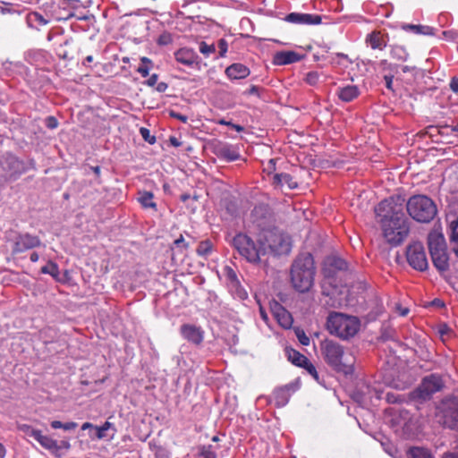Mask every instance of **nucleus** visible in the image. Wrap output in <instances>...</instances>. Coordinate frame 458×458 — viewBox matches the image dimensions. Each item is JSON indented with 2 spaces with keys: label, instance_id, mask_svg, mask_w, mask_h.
Wrapping results in <instances>:
<instances>
[{
  "label": "nucleus",
  "instance_id": "obj_1",
  "mask_svg": "<svg viewBox=\"0 0 458 458\" xmlns=\"http://www.w3.org/2000/svg\"><path fill=\"white\" fill-rule=\"evenodd\" d=\"M419 223H429L437 214L436 203L429 197L418 194L408 200L401 195H393L382 200L375 213L381 225L386 241L392 244H400L409 234L410 221L403 212Z\"/></svg>",
  "mask_w": 458,
  "mask_h": 458
},
{
  "label": "nucleus",
  "instance_id": "obj_2",
  "mask_svg": "<svg viewBox=\"0 0 458 458\" xmlns=\"http://www.w3.org/2000/svg\"><path fill=\"white\" fill-rule=\"evenodd\" d=\"M316 267L310 253H301L293 260L290 278L293 287L299 293H307L314 284Z\"/></svg>",
  "mask_w": 458,
  "mask_h": 458
},
{
  "label": "nucleus",
  "instance_id": "obj_3",
  "mask_svg": "<svg viewBox=\"0 0 458 458\" xmlns=\"http://www.w3.org/2000/svg\"><path fill=\"white\" fill-rule=\"evenodd\" d=\"M320 351L326 363L335 371L345 375L353 372L355 358L352 352H345L340 344L326 339L320 344Z\"/></svg>",
  "mask_w": 458,
  "mask_h": 458
},
{
  "label": "nucleus",
  "instance_id": "obj_4",
  "mask_svg": "<svg viewBox=\"0 0 458 458\" xmlns=\"http://www.w3.org/2000/svg\"><path fill=\"white\" fill-rule=\"evenodd\" d=\"M233 245L250 263L258 264L267 255V247L260 237L254 242L249 235L240 233L233 237Z\"/></svg>",
  "mask_w": 458,
  "mask_h": 458
},
{
  "label": "nucleus",
  "instance_id": "obj_5",
  "mask_svg": "<svg viewBox=\"0 0 458 458\" xmlns=\"http://www.w3.org/2000/svg\"><path fill=\"white\" fill-rule=\"evenodd\" d=\"M327 329L331 335L347 340L357 334L360 329V321L353 316L330 312L327 319Z\"/></svg>",
  "mask_w": 458,
  "mask_h": 458
},
{
  "label": "nucleus",
  "instance_id": "obj_6",
  "mask_svg": "<svg viewBox=\"0 0 458 458\" xmlns=\"http://www.w3.org/2000/svg\"><path fill=\"white\" fill-rule=\"evenodd\" d=\"M445 383L438 374H430L421 380L419 386L411 393L413 400L424 402L429 400L432 395L443 389Z\"/></svg>",
  "mask_w": 458,
  "mask_h": 458
},
{
  "label": "nucleus",
  "instance_id": "obj_7",
  "mask_svg": "<svg viewBox=\"0 0 458 458\" xmlns=\"http://www.w3.org/2000/svg\"><path fill=\"white\" fill-rule=\"evenodd\" d=\"M437 417L444 427L458 430V398H445L437 407Z\"/></svg>",
  "mask_w": 458,
  "mask_h": 458
},
{
  "label": "nucleus",
  "instance_id": "obj_8",
  "mask_svg": "<svg viewBox=\"0 0 458 458\" xmlns=\"http://www.w3.org/2000/svg\"><path fill=\"white\" fill-rule=\"evenodd\" d=\"M267 247V254H288L291 251V241L288 235L279 231H268L260 237Z\"/></svg>",
  "mask_w": 458,
  "mask_h": 458
},
{
  "label": "nucleus",
  "instance_id": "obj_9",
  "mask_svg": "<svg viewBox=\"0 0 458 458\" xmlns=\"http://www.w3.org/2000/svg\"><path fill=\"white\" fill-rule=\"evenodd\" d=\"M24 171L23 162L15 156L7 154L0 157V181L15 180Z\"/></svg>",
  "mask_w": 458,
  "mask_h": 458
},
{
  "label": "nucleus",
  "instance_id": "obj_10",
  "mask_svg": "<svg viewBox=\"0 0 458 458\" xmlns=\"http://www.w3.org/2000/svg\"><path fill=\"white\" fill-rule=\"evenodd\" d=\"M406 258L409 265L414 269L424 271L428 268V259L425 250L420 242H414L408 246Z\"/></svg>",
  "mask_w": 458,
  "mask_h": 458
},
{
  "label": "nucleus",
  "instance_id": "obj_11",
  "mask_svg": "<svg viewBox=\"0 0 458 458\" xmlns=\"http://www.w3.org/2000/svg\"><path fill=\"white\" fill-rule=\"evenodd\" d=\"M40 245L41 241L38 236L31 235L28 233H19L14 239L13 252L21 253L39 247Z\"/></svg>",
  "mask_w": 458,
  "mask_h": 458
},
{
  "label": "nucleus",
  "instance_id": "obj_12",
  "mask_svg": "<svg viewBox=\"0 0 458 458\" xmlns=\"http://www.w3.org/2000/svg\"><path fill=\"white\" fill-rule=\"evenodd\" d=\"M347 269V263L344 259L337 256H329L324 261L323 275L325 277H333L337 271Z\"/></svg>",
  "mask_w": 458,
  "mask_h": 458
},
{
  "label": "nucleus",
  "instance_id": "obj_13",
  "mask_svg": "<svg viewBox=\"0 0 458 458\" xmlns=\"http://www.w3.org/2000/svg\"><path fill=\"white\" fill-rule=\"evenodd\" d=\"M284 20L295 24L317 25L321 23L322 18L318 14L291 13Z\"/></svg>",
  "mask_w": 458,
  "mask_h": 458
},
{
  "label": "nucleus",
  "instance_id": "obj_14",
  "mask_svg": "<svg viewBox=\"0 0 458 458\" xmlns=\"http://www.w3.org/2000/svg\"><path fill=\"white\" fill-rule=\"evenodd\" d=\"M181 334L188 342L199 345L202 343L204 332L200 327L191 324H184L181 327Z\"/></svg>",
  "mask_w": 458,
  "mask_h": 458
},
{
  "label": "nucleus",
  "instance_id": "obj_15",
  "mask_svg": "<svg viewBox=\"0 0 458 458\" xmlns=\"http://www.w3.org/2000/svg\"><path fill=\"white\" fill-rule=\"evenodd\" d=\"M29 435L36 439L44 448L52 451L55 456H60L58 454L59 446L56 440L45 436L38 429H30Z\"/></svg>",
  "mask_w": 458,
  "mask_h": 458
},
{
  "label": "nucleus",
  "instance_id": "obj_16",
  "mask_svg": "<svg viewBox=\"0 0 458 458\" xmlns=\"http://www.w3.org/2000/svg\"><path fill=\"white\" fill-rule=\"evenodd\" d=\"M215 154L225 161H235L240 159L241 156L235 147L227 143H218L215 147Z\"/></svg>",
  "mask_w": 458,
  "mask_h": 458
},
{
  "label": "nucleus",
  "instance_id": "obj_17",
  "mask_svg": "<svg viewBox=\"0 0 458 458\" xmlns=\"http://www.w3.org/2000/svg\"><path fill=\"white\" fill-rule=\"evenodd\" d=\"M272 184L276 189L284 190V188L288 190H293L298 187L297 181L287 173H279L275 174L273 176Z\"/></svg>",
  "mask_w": 458,
  "mask_h": 458
},
{
  "label": "nucleus",
  "instance_id": "obj_18",
  "mask_svg": "<svg viewBox=\"0 0 458 458\" xmlns=\"http://www.w3.org/2000/svg\"><path fill=\"white\" fill-rule=\"evenodd\" d=\"M176 61L183 65L191 67L198 64L199 56L193 49L182 47L174 53Z\"/></svg>",
  "mask_w": 458,
  "mask_h": 458
},
{
  "label": "nucleus",
  "instance_id": "obj_19",
  "mask_svg": "<svg viewBox=\"0 0 458 458\" xmlns=\"http://www.w3.org/2000/svg\"><path fill=\"white\" fill-rule=\"evenodd\" d=\"M272 312L277 322L284 327L289 328L292 326L293 319L291 314L279 303H275L272 307Z\"/></svg>",
  "mask_w": 458,
  "mask_h": 458
},
{
  "label": "nucleus",
  "instance_id": "obj_20",
  "mask_svg": "<svg viewBox=\"0 0 458 458\" xmlns=\"http://www.w3.org/2000/svg\"><path fill=\"white\" fill-rule=\"evenodd\" d=\"M250 69L242 64H233L225 69V74L231 80H241L250 75Z\"/></svg>",
  "mask_w": 458,
  "mask_h": 458
},
{
  "label": "nucleus",
  "instance_id": "obj_21",
  "mask_svg": "<svg viewBox=\"0 0 458 458\" xmlns=\"http://www.w3.org/2000/svg\"><path fill=\"white\" fill-rule=\"evenodd\" d=\"M115 431L116 430L114 428V424L109 421H106L102 426H95L94 434H89V437L92 439H112L114 437Z\"/></svg>",
  "mask_w": 458,
  "mask_h": 458
},
{
  "label": "nucleus",
  "instance_id": "obj_22",
  "mask_svg": "<svg viewBox=\"0 0 458 458\" xmlns=\"http://www.w3.org/2000/svg\"><path fill=\"white\" fill-rule=\"evenodd\" d=\"M429 253L445 250V242L443 234L437 231H432L428 235Z\"/></svg>",
  "mask_w": 458,
  "mask_h": 458
},
{
  "label": "nucleus",
  "instance_id": "obj_23",
  "mask_svg": "<svg viewBox=\"0 0 458 458\" xmlns=\"http://www.w3.org/2000/svg\"><path fill=\"white\" fill-rule=\"evenodd\" d=\"M225 277L228 286L231 288V290L235 291L241 299L246 298L247 293L243 289L241 288L237 275L231 267H226Z\"/></svg>",
  "mask_w": 458,
  "mask_h": 458
},
{
  "label": "nucleus",
  "instance_id": "obj_24",
  "mask_svg": "<svg viewBox=\"0 0 458 458\" xmlns=\"http://www.w3.org/2000/svg\"><path fill=\"white\" fill-rule=\"evenodd\" d=\"M301 56L294 51L277 52L274 55V64L276 65H284L300 61Z\"/></svg>",
  "mask_w": 458,
  "mask_h": 458
},
{
  "label": "nucleus",
  "instance_id": "obj_25",
  "mask_svg": "<svg viewBox=\"0 0 458 458\" xmlns=\"http://www.w3.org/2000/svg\"><path fill=\"white\" fill-rule=\"evenodd\" d=\"M336 95L344 102H351L360 95V89L355 85L338 88Z\"/></svg>",
  "mask_w": 458,
  "mask_h": 458
},
{
  "label": "nucleus",
  "instance_id": "obj_26",
  "mask_svg": "<svg viewBox=\"0 0 458 458\" xmlns=\"http://www.w3.org/2000/svg\"><path fill=\"white\" fill-rule=\"evenodd\" d=\"M366 43L372 49L382 50L386 47V41L380 31L374 30L366 37Z\"/></svg>",
  "mask_w": 458,
  "mask_h": 458
},
{
  "label": "nucleus",
  "instance_id": "obj_27",
  "mask_svg": "<svg viewBox=\"0 0 458 458\" xmlns=\"http://www.w3.org/2000/svg\"><path fill=\"white\" fill-rule=\"evenodd\" d=\"M432 262L434 266L439 270V271H446L449 267L448 264V257L445 250H440L438 251L430 253Z\"/></svg>",
  "mask_w": 458,
  "mask_h": 458
},
{
  "label": "nucleus",
  "instance_id": "obj_28",
  "mask_svg": "<svg viewBox=\"0 0 458 458\" xmlns=\"http://www.w3.org/2000/svg\"><path fill=\"white\" fill-rule=\"evenodd\" d=\"M291 396V388L289 386H284L276 389L273 393V397L276 403V405L278 407L284 406Z\"/></svg>",
  "mask_w": 458,
  "mask_h": 458
},
{
  "label": "nucleus",
  "instance_id": "obj_29",
  "mask_svg": "<svg viewBox=\"0 0 458 458\" xmlns=\"http://www.w3.org/2000/svg\"><path fill=\"white\" fill-rule=\"evenodd\" d=\"M189 246V242H185L183 236L181 234L180 237L174 242L173 246L171 247L172 259H175L177 255H180L182 258L185 257Z\"/></svg>",
  "mask_w": 458,
  "mask_h": 458
},
{
  "label": "nucleus",
  "instance_id": "obj_30",
  "mask_svg": "<svg viewBox=\"0 0 458 458\" xmlns=\"http://www.w3.org/2000/svg\"><path fill=\"white\" fill-rule=\"evenodd\" d=\"M449 230V238L452 250L458 258V216L450 222Z\"/></svg>",
  "mask_w": 458,
  "mask_h": 458
},
{
  "label": "nucleus",
  "instance_id": "obj_31",
  "mask_svg": "<svg viewBox=\"0 0 458 458\" xmlns=\"http://www.w3.org/2000/svg\"><path fill=\"white\" fill-rule=\"evenodd\" d=\"M402 29L420 35H434L435 30L426 25L403 24Z\"/></svg>",
  "mask_w": 458,
  "mask_h": 458
},
{
  "label": "nucleus",
  "instance_id": "obj_32",
  "mask_svg": "<svg viewBox=\"0 0 458 458\" xmlns=\"http://www.w3.org/2000/svg\"><path fill=\"white\" fill-rule=\"evenodd\" d=\"M288 360L294 365L301 367L303 364H307L308 358L301 352L291 349L287 350Z\"/></svg>",
  "mask_w": 458,
  "mask_h": 458
},
{
  "label": "nucleus",
  "instance_id": "obj_33",
  "mask_svg": "<svg viewBox=\"0 0 458 458\" xmlns=\"http://www.w3.org/2000/svg\"><path fill=\"white\" fill-rule=\"evenodd\" d=\"M41 273L48 274L53 278H55L56 281H60V279H59L60 271H59L58 266L56 263H55L53 261H48V263L46 266L42 267Z\"/></svg>",
  "mask_w": 458,
  "mask_h": 458
},
{
  "label": "nucleus",
  "instance_id": "obj_34",
  "mask_svg": "<svg viewBox=\"0 0 458 458\" xmlns=\"http://www.w3.org/2000/svg\"><path fill=\"white\" fill-rule=\"evenodd\" d=\"M391 55L394 59L404 62L407 60L409 54L406 49L402 46H394L391 50Z\"/></svg>",
  "mask_w": 458,
  "mask_h": 458
},
{
  "label": "nucleus",
  "instance_id": "obj_35",
  "mask_svg": "<svg viewBox=\"0 0 458 458\" xmlns=\"http://www.w3.org/2000/svg\"><path fill=\"white\" fill-rule=\"evenodd\" d=\"M153 194L149 191L143 192L139 198V201L144 208L157 209V204L153 201Z\"/></svg>",
  "mask_w": 458,
  "mask_h": 458
},
{
  "label": "nucleus",
  "instance_id": "obj_36",
  "mask_svg": "<svg viewBox=\"0 0 458 458\" xmlns=\"http://www.w3.org/2000/svg\"><path fill=\"white\" fill-rule=\"evenodd\" d=\"M410 458H433L428 450L421 447H413L409 452Z\"/></svg>",
  "mask_w": 458,
  "mask_h": 458
},
{
  "label": "nucleus",
  "instance_id": "obj_37",
  "mask_svg": "<svg viewBox=\"0 0 458 458\" xmlns=\"http://www.w3.org/2000/svg\"><path fill=\"white\" fill-rule=\"evenodd\" d=\"M212 242L209 240L202 241L199 242L197 248V253L199 256H208L212 250Z\"/></svg>",
  "mask_w": 458,
  "mask_h": 458
},
{
  "label": "nucleus",
  "instance_id": "obj_38",
  "mask_svg": "<svg viewBox=\"0 0 458 458\" xmlns=\"http://www.w3.org/2000/svg\"><path fill=\"white\" fill-rule=\"evenodd\" d=\"M199 52L206 57H208L211 54L216 52V47L214 44H208L205 41L199 43Z\"/></svg>",
  "mask_w": 458,
  "mask_h": 458
},
{
  "label": "nucleus",
  "instance_id": "obj_39",
  "mask_svg": "<svg viewBox=\"0 0 458 458\" xmlns=\"http://www.w3.org/2000/svg\"><path fill=\"white\" fill-rule=\"evenodd\" d=\"M29 22H37L39 25H47L48 21L46 20L40 13H31L28 15Z\"/></svg>",
  "mask_w": 458,
  "mask_h": 458
},
{
  "label": "nucleus",
  "instance_id": "obj_40",
  "mask_svg": "<svg viewBox=\"0 0 458 458\" xmlns=\"http://www.w3.org/2000/svg\"><path fill=\"white\" fill-rule=\"evenodd\" d=\"M200 455L203 458H216V452L213 450L212 445H202L200 447Z\"/></svg>",
  "mask_w": 458,
  "mask_h": 458
},
{
  "label": "nucleus",
  "instance_id": "obj_41",
  "mask_svg": "<svg viewBox=\"0 0 458 458\" xmlns=\"http://www.w3.org/2000/svg\"><path fill=\"white\" fill-rule=\"evenodd\" d=\"M301 368L305 369L307 372L316 380L318 381L319 377L315 366L308 360L307 364H303Z\"/></svg>",
  "mask_w": 458,
  "mask_h": 458
},
{
  "label": "nucleus",
  "instance_id": "obj_42",
  "mask_svg": "<svg viewBox=\"0 0 458 458\" xmlns=\"http://www.w3.org/2000/svg\"><path fill=\"white\" fill-rule=\"evenodd\" d=\"M140 132L142 138L149 144H154L156 142V137L151 135L149 130L147 128H140Z\"/></svg>",
  "mask_w": 458,
  "mask_h": 458
},
{
  "label": "nucleus",
  "instance_id": "obj_43",
  "mask_svg": "<svg viewBox=\"0 0 458 458\" xmlns=\"http://www.w3.org/2000/svg\"><path fill=\"white\" fill-rule=\"evenodd\" d=\"M318 79L319 75L317 72H310L306 75L305 81L308 84L314 86L318 82Z\"/></svg>",
  "mask_w": 458,
  "mask_h": 458
},
{
  "label": "nucleus",
  "instance_id": "obj_44",
  "mask_svg": "<svg viewBox=\"0 0 458 458\" xmlns=\"http://www.w3.org/2000/svg\"><path fill=\"white\" fill-rule=\"evenodd\" d=\"M217 47L219 49V56L225 57L228 48L227 41L225 38H220L217 42Z\"/></svg>",
  "mask_w": 458,
  "mask_h": 458
},
{
  "label": "nucleus",
  "instance_id": "obj_45",
  "mask_svg": "<svg viewBox=\"0 0 458 458\" xmlns=\"http://www.w3.org/2000/svg\"><path fill=\"white\" fill-rule=\"evenodd\" d=\"M295 333H296V336H297L299 342L302 345L307 346L310 344V338L306 335V334L303 330H297Z\"/></svg>",
  "mask_w": 458,
  "mask_h": 458
},
{
  "label": "nucleus",
  "instance_id": "obj_46",
  "mask_svg": "<svg viewBox=\"0 0 458 458\" xmlns=\"http://www.w3.org/2000/svg\"><path fill=\"white\" fill-rule=\"evenodd\" d=\"M46 124L49 129H55L57 127L58 122L54 116H48L46 120Z\"/></svg>",
  "mask_w": 458,
  "mask_h": 458
},
{
  "label": "nucleus",
  "instance_id": "obj_47",
  "mask_svg": "<svg viewBox=\"0 0 458 458\" xmlns=\"http://www.w3.org/2000/svg\"><path fill=\"white\" fill-rule=\"evenodd\" d=\"M449 87L454 93L458 94V77H453L451 79Z\"/></svg>",
  "mask_w": 458,
  "mask_h": 458
},
{
  "label": "nucleus",
  "instance_id": "obj_48",
  "mask_svg": "<svg viewBox=\"0 0 458 458\" xmlns=\"http://www.w3.org/2000/svg\"><path fill=\"white\" fill-rule=\"evenodd\" d=\"M150 66L148 65H140L137 72L141 74L142 77H147L149 74Z\"/></svg>",
  "mask_w": 458,
  "mask_h": 458
},
{
  "label": "nucleus",
  "instance_id": "obj_49",
  "mask_svg": "<svg viewBox=\"0 0 458 458\" xmlns=\"http://www.w3.org/2000/svg\"><path fill=\"white\" fill-rule=\"evenodd\" d=\"M77 426H78V424L76 422L70 421V422L63 423V429L72 430V429L76 428Z\"/></svg>",
  "mask_w": 458,
  "mask_h": 458
},
{
  "label": "nucleus",
  "instance_id": "obj_50",
  "mask_svg": "<svg viewBox=\"0 0 458 458\" xmlns=\"http://www.w3.org/2000/svg\"><path fill=\"white\" fill-rule=\"evenodd\" d=\"M384 81L386 82V87L390 89V90H393V76H390V75H386L384 77Z\"/></svg>",
  "mask_w": 458,
  "mask_h": 458
},
{
  "label": "nucleus",
  "instance_id": "obj_51",
  "mask_svg": "<svg viewBox=\"0 0 458 458\" xmlns=\"http://www.w3.org/2000/svg\"><path fill=\"white\" fill-rule=\"evenodd\" d=\"M170 115H171L172 117H174V118H176V119H178V120L182 121V123H186V122H187V120H188L187 116L182 115V114H178V113H175V112H174V111H171Z\"/></svg>",
  "mask_w": 458,
  "mask_h": 458
},
{
  "label": "nucleus",
  "instance_id": "obj_52",
  "mask_svg": "<svg viewBox=\"0 0 458 458\" xmlns=\"http://www.w3.org/2000/svg\"><path fill=\"white\" fill-rule=\"evenodd\" d=\"M443 35L445 38L454 40L455 39L457 33L453 30H448L443 31Z\"/></svg>",
  "mask_w": 458,
  "mask_h": 458
},
{
  "label": "nucleus",
  "instance_id": "obj_53",
  "mask_svg": "<svg viewBox=\"0 0 458 458\" xmlns=\"http://www.w3.org/2000/svg\"><path fill=\"white\" fill-rule=\"evenodd\" d=\"M158 76L157 74H152L147 81V84L148 86H154L157 81Z\"/></svg>",
  "mask_w": 458,
  "mask_h": 458
},
{
  "label": "nucleus",
  "instance_id": "obj_54",
  "mask_svg": "<svg viewBox=\"0 0 458 458\" xmlns=\"http://www.w3.org/2000/svg\"><path fill=\"white\" fill-rule=\"evenodd\" d=\"M58 446H59V449L64 448V449L68 450L71 448V444L67 440H62L60 442V445H58Z\"/></svg>",
  "mask_w": 458,
  "mask_h": 458
},
{
  "label": "nucleus",
  "instance_id": "obj_55",
  "mask_svg": "<svg viewBox=\"0 0 458 458\" xmlns=\"http://www.w3.org/2000/svg\"><path fill=\"white\" fill-rule=\"evenodd\" d=\"M51 427L55 429L56 428H63V422L59 421V420H53L51 422Z\"/></svg>",
  "mask_w": 458,
  "mask_h": 458
},
{
  "label": "nucleus",
  "instance_id": "obj_56",
  "mask_svg": "<svg viewBox=\"0 0 458 458\" xmlns=\"http://www.w3.org/2000/svg\"><path fill=\"white\" fill-rule=\"evenodd\" d=\"M402 72L406 73V72H413L415 70V66H409V65H403L402 66Z\"/></svg>",
  "mask_w": 458,
  "mask_h": 458
},
{
  "label": "nucleus",
  "instance_id": "obj_57",
  "mask_svg": "<svg viewBox=\"0 0 458 458\" xmlns=\"http://www.w3.org/2000/svg\"><path fill=\"white\" fill-rule=\"evenodd\" d=\"M94 428H95V426L90 422H85L81 426L82 430H86V429H93L94 430Z\"/></svg>",
  "mask_w": 458,
  "mask_h": 458
},
{
  "label": "nucleus",
  "instance_id": "obj_58",
  "mask_svg": "<svg viewBox=\"0 0 458 458\" xmlns=\"http://www.w3.org/2000/svg\"><path fill=\"white\" fill-rule=\"evenodd\" d=\"M140 61L142 63V65H148L151 67L152 62L149 58L143 56L140 58Z\"/></svg>",
  "mask_w": 458,
  "mask_h": 458
},
{
  "label": "nucleus",
  "instance_id": "obj_59",
  "mask_svg": "<svg viewBox=\"0 0 458 458\" xmlns=\"http://www.w3.org/2000/svg\"><path fill=\"white\" fill-rule=\"evenodd\" d=\"M442 458H458V453H445Z\"/></svg>",
  "mask_w": 458,
  "mask_h": 458
},
{
  "label": "nucleus",
  "instance_id": "obj_60",
  "mask_svg": "<svg viewBox=\"0 0 458 458\" xmlns=\"http://www.w3.org/2000/svg\"><path fill=\"white\" fill-rule=\"evenodd\" d=\"M259 313H260V317L262 318V319L267 322L268 319L267 314L262 307H260V309H259Z\"/></svg>",
  "mask_w": 458,
  "mask_h": 458
},
{
  "label": "nucleus",
  "instance_id": "obj_61",
  "mask_svg": "<svg viewBox=\"0 0 458 458\" xmlns=\"http://www.w3.org/2000/svg\"><path fill=\"white\" fill-rule=\"evenodd\" d=\"M167 88V85L164 82H161L157 85V89L159 91V92H164Z\"/></svg>",
  "mask_w": 458,
  "mask_h": 458
},
{
  "label": "nucleus",
  "instance_id": "obj_62",
  "mask_svg": "<svg viewBox=\"0 0 458 458\" xmlns=\"http://www.w3.org/2000/svg\"><path fill=\"white\" fill-rule=\"evenodd\" d=\"M38 254L37 252H32L30 254V259L31 262H37L38 260Z\"/></svg>",
  "mask_w": 458,
  "mask_h": 458
},
{
  "label": "nucleus",
  "instance_id": "obj_63",
  "mask_svg": "<svg viewBox=\"0 0 458 458\" xmlns=\"http://www.w3.org/2000/svg\"><path fill=\"white\" fill-rule=\"evenodd\" d=\"M6 454V449L3 444L0 443V458H4Z\"/></svg>",
  "mask_w": 458,
  "mask_h": 458
},
{
  "label": "nucleus",
  "instance_id": "obj_64",
  "mask_svg": "<svg viewBox=\"0 0 458 458\" xmlns=\"http://www.w3.org/2000/svg\"><path fill=\"white\" fill-rule=\"evenodd\" d=\"M258 91H259V87L253 85L249 89V94L253 95V94L258 93Z\"/></svg>",
  "mask_w": 458,
  "mask_h": 458
}]
</instances>
